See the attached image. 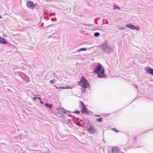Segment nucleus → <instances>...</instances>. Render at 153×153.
Masks as SVG:
<instances>
[{"instance_id": "39", "label": "nucleus", "mask_w": 153, "mask_h": 153, "mask_svg": "<svg viewBox=\"0 0 153 153\" xmlns=\"http://www.w3.org/2000/svg\"><path fill=\"white\" fill-rule=\"evenodd\" d=\"M96 116L97 117H100V116L99 115H96Z\"/></svg>"}, {"instance_id": "19", "label": "nucleus", "mask_w": 153, "mask_h": 153, "mask_svg": "<svg viewBox=\"0 0 153 153\" xmlns=\"http://www.w3.org/2000/svg\"><path fill=\"white\" fill-rule=\"evenodd\" d=\"M72 88L69 86H68L67 87H65V88L71 89Z\"/></svg>"}, {"instance_id": "26", "label": "nucleus", "mask_w": 153, "mask_h": 153, "mask_svg": "<svg viewBox=\"0 0 153 153\" xmlns=\"http://www.w3.org/2000/svg\"><path fill=\"white\" fill-rule=\"evenodd\" d=\"M58 88H59V89L65 88V87L60 86Z\"/></svg>"}, {"instance_id": "34", "label": "nucleus", "mask_w": 153, "mask_h": 153, "mask_svg": "<svg viewBox=\"0 0 153 153\" xmlns=\"http://www.w3.org/2000/svg\"><path fill=\"white\" fill-rule=\"evenodd\" d=\"M68 112H71L70 111H67L66 110V113Z\"/></svg>"}, {"instance_id": "36", "label": "nucleus", "mask_w": 153, "mask_h": 153, "mask_svg": "<svg viewBox=\"0 0 153 153\" xmlns=\"http://www.w3.org/2000/svg\"><path fill=\"white\" fill-rule=\"evenodd\" d=\"M67 115L69 116H71V115H70V114H67Z\"/></svg>"}, {"instance_id": "15", "label": "nucleus", "mask_w": 153, "mask_h": 153, "mask_svg": "<svg viewBox=\"0 0 153 153\" xmlns=\"http://www.w3.org/2000/svg\"><path fill=\"white\" fill-rule=\"evenodd\" d=\"M94 35L95 37H98L100 35V33L99 32H96L94 33Z\"/></svg>"}, {"instance_id": "22", "label": "nucleus", "mask_w": 153, "mask_h": 153, "mask_svg": "<svg viewBox=\"0 0 153 153\" xmlns=\"http://www.w3.org/2000/svg\"><path fill=\"white\" fill-rule=\"evenodd\" d=\"M50 83L52 84H54V82H53V80H51L50 81Z\"/></svg>"}, {"instance_id": "12", "label": "nucleus", "mask_w": 153, "mask_h": 153, "mask_svg": "<svg viewBox=\"0 0 153 153\" xmlns=\"http://www.w3.org/2000/svg\"><path fill=\"white\" fill-rule=\"evenodd\" d=\"M87 50V48H82L76 50V52H80L82 51H85Z\"/></svg>"}, {"instance_id": "37", "label": "nucleus", "mask_w": 153, "mask_h": 153, "mask_svg": "<svg viewBox=\"0 0 153 153\" xmlns=\"http://www.w3.org/2000/svg\"><path fill=\"white\" fill-rule=\"evenodd\" d=\"M102 140L104 141V143H105V141L104 139H103Z\"/></svg>"}, {"instance_id": "28", "label": "nucleus", "mask_w": 153, "mask_h": 153, "mask_svg": "<svg viewBox=\"0 0 153 153\" xmlns=\"http://www.w3.org/2000/svg\"><path fill=\"white\" fill-rule=\"evenodd\" d=\"M37 98H38V99H39V100H42V99L40 97H37Z\"/></svg>"}, {"instance_id": "42", "label": "nucleus", "mask_w": 153, "mask_h": 153, "mask_svg": "<svg viewBox=\"0 0 153 153\" xmlns=\"http://www.w3.org/2000/svg\"><path fill=\"white\" fill-rule=\"evenodd\" d=\"M8 89V90H10V89Z\"/></svg>"}, {"instance_id": "1", "label": "nucleus", "mask_w": 153, "mask_h": 153, "mask_svg": "<svg viewBox=\"0 0 153 153\" xmlns=\"http://www.w3.org/2000/svg\"><path fill=\"white\" fill-rule=\"evenodd\" d=\"M79 85L81 86L82 88H84L82 89V92L83 93H84L85 92L86 90L85 88H87L88 86H89V85L87 79L83 76L81 77L80 81L79 82Z\"/></svg>"}, {"instance_id": "27", "label": "nucleus", "mask_w": 153, "mask_h": 153, "mask_svg": "<svg viewBox=\"0 0 153 153\" xmlns=\"http://www.w3.org/2000/svg\"><path fill=\"white\" fill-rule=\"evenodd\" d=\"M81 104L83 106H85V105L84 104V103L82 101H81Z\"/></svg>"}, {"instance_id": "40", "label": "nucleus", "mask_w": 153, "mask_h": 153, "mask_svg": "<svg viewBox=\"0 0 153 153\" xmlns=\"http://www.w3.org/2000/svg\"><path fill=\"white\" fill-rule=\"evenodd\" d=\"M135 88H137V85H136L135 86Z\"/></svg>"}, {"instance_id": "13", "label": "nucleus", "mask_w": 153, "mask_h": 153, "mask_svg": "<svg viewBox=\"0 0 153 153\" xmlns=\"http://www.w3.org/2000/svg\"><path fill=\"white\" fill-rule=\"evenodd\" d=\"M45 106H46L48 108H50L51 109L52 108V106L53 105L51 104H49L48 103H45Z\"/></svg>"}, {"instance_id": "30", "label": "nucleus", "mask_w": 153, "mask_h": 153, "mask_svg": "<svg viewBox=\"0 0 153 153\" xmlns=\"http://www.w3.org/2000/svg\"><path fill=\"white\" fill-rule=\"evenodd\" d=\"M40 102L41 104H44V102L43 101H42L41 100H40Z\"/></svg>"}, {"instance_id": "18", "label": "nucleus", "mask_w": 153, "mask_h": 153, "mask_svg": "<svg viewBox=\"0 0 153 153\" xmlns=\"http://www.w3.org/2000/svg\"><path fill=\"white\" fill-rule=\"evenodd\" d=\"M73 112L76 114H80V111H75Z\"/></svg>"}, {"instance_id": "17", "label": "nucleus", "mask_w": 153, "mask_h": 153, "mask_svg": "<svg viewBox=\"0 0 153 153\" xmlns=\"http://www.w3.org/2000/svg\"><path fill=\"white\" fill-rule=\"evenodd\" d=\"M96 120H97V121H98V122H101L102 121V118H100L99 119H96Z\"/></svg>"}, {"instance_id": "10", "label": "nucleus", "mask_w": 153, "mask_h": 153, "mask_svg": "<svg viewBox=\"0 0 153 153\" xmlns=\"http://www.w3.org/2000/svg\"><path fill=\"white\" fill-rule=\"evenodd\" d=\"M82 113L88 114L89 112L86 106H82V110L81 111Z\"/></svg>"}, {"instance_id": "6", "label": "nucleus", "mask_w": 153, "mask_h": 153, "mask_svg": "<svg viewBox=\"0 0 153 153\" xmlns=\"http://www.w3.org/2000/svg\"><path fill=\"white\" fill-rule=\"evenodd\" d=\"M27 5L28 8H31L32 9H34L36 6L35 4H33V2L31 1H29L27 3Z\"/></svg>"}, {"instance_id": "4", "label": "nucleus", "mask_w": 153, "mask_h": 153, "mask_svg": "<svg viewBox=\"0 0 153 153\" xmlns=\"http://www.w3.org/2000/svg\"><path fill=\"white\" fill-rule=\"evenodd\" d=\"M88 131L91 134L97 133H98V130L94 127L90 126L87 129Z\"/></svg>"}, {"instance_id": "16", "label": "nucleus", "mask_w": 153, "mask_h": 153, "mask_svg": "<svg viewBox=\"0 0 153 153\" xmlns=\"http://www.w3.org/2000/svg\"><path fill=\"white\" fill-rule=\"evenodd\" d=\"M60 110L61 111L63 112L64 113L66 114V110L63 108H61Z\"/></svg>"}, {"instance_id": "38", "label": "nucleus", "mask_w": 153, "mask_h": 153, "mask_svg": "<svg viewBox=\"0 0 153 153\" xmlns=\"http://www.w3.org/2000/svg\"><path fill=\"white\" fill-rule=\"evenodd\" d=\"M52 25H51L48 26V27H50V26H52Z\"/></svg>"}, {"instance_id": "3", "label": "nucleus", "mask_w": 153, "mask_h": 153, "mask_svg": "<svg viewBox=\"0 0 153 153\" xmlns=\"http://www.w3.org/2000/svg\"><path fill=\"white\" fill-rule=\"evenodd\" d=\"M126 27L132 30H136L138 31H139L140 30V28L138 26H136L131 23L126 25Z\"/></svg>"}, {"instance_id": "7", "label": "nucleus", "mask_w": 153, "mask_h": 153, "mask_svg": "<svg viewBox=\"0 0 153 153\" xmlns=\"http://www.w3.org/2000/svg\"><path fill=\"white\" fill-rule=\"evenodd\" d=\"M97 76L98 77H105L106 75L105 74L104 69H103L100 72H99Z\"/></svg>"}, {"instance_id": "25", "label": "nucleus", "mask_w": 153, "mask_h": 153, "mask_svg": "<svg viewBox=\"0 0 153 153\" xmlns=\"http://www.w3.org/2000/svg\"><path fill=\"white\" fill-rule=\"evenodd\" d=\"M80 122H78L76 123V125H80Z\"/></svg>"}, {"instance_id": "21", "label": "nucleus", "mask_w": 153, "mask_h": 153, "mask_svg": "<svg viewBox=\"0 0 153 153\" xmlns=\"http://www.w3.org/2000/svg\"><path fill=\"white\" fill-rule=\"evenodd\" d=\"M56 18L55 19H51V20L52 21H56Z\"/></svg>"}, {"instance_id": "2", "label": "nucleus", "mask_w": 153, "mask_h": 153, "mask_svg": "<svg viewBox=\"0 0 153 153\" xmlns=\"http://www.w3.org/2000/svg\"><path fill=\"white\" fill-rule=\"evenodd\" d=\"M102 51L106 53H110L113 51V49L106 43L101 45Z\"/></svg>"}, {"instance_id": "31", "label": "nucleus", "mask_w": 153, "mask_h": 153, "mask_svg": "<svg viewBox=\"0 0 153 153\" xmlns=\"http://www.w3.org/2000/svg\"><path fill=\"white\" fill-rule=\"evenodd\" d=\"M54 86L56 88H57V89H59V88H58L59 87H57L56 85H54Z\"/></svg>"}, {"instance_id": "41", "label": "nucleus", "mask_w": 153, "mask_h": 153, "mask_svg": "<svg viewBox=\"0 0 153 153\" xmlns=\"http://www.w3.org/2000/svg\"><path fill=\"white\" fill-rule=\"evenodd\" d=\"M121 153H124V152H121Z\"/></svg>"}, {"instance_id": "33", "label": "nucleus", "mask_w": 153, "mask_h": 153, "mask_svg": "<svg viewBox=\"0 0 153 153\" xmlns=\"http://www.w3.org/2000/svg\"><path fill=\"white\" fill-rule=\"evenodd\" d=\"M53 35L54 34H52L50 36V37H54L53 36Z\"/></svg>"}, {"instance_id": "14", "label": "nucleus", "mask_w": 153, "mask_h": 153, "mask_svg": "<svg viewBox=\"0 0 153 153\" xmlns=\"http://www.w3.org/2000/svg\"><path fill=\"white\" fill-rule=\"evenodd\" d=\"M117 9H119L120 10V8L119 7L116 5H114L113 6V10H115Z\"/></svg>"}, {"instance_id": "9", "label": "nucleus", "mask_w": 153, "mask_h": 153, "mask_svg": "<svg viewBox=\"0 0 153 153\" xmlns=\"http://www.w3.org/2000/svg\"><path fill=\"white\" fill-rule=\"evenodd\" d=\"M112 153H119L120 149L118 147H113L112 149Z\"/></svg>"}, {"instance_id": "8", "label": "nucleus", "mask_w": 153, "mask_h": 153, "mask_svg": "<svg viewBox=\"0 0 153 153\" xmlns=\"http://www.w3.org/2000/svg\"><path fill=\"white\" fill-rule=\"evenodd\" d=\"M145 70L148 73L150 74L153 76V69L150 67H146L145 68Z\"/></svg>"}, {"instance_id": "20", "label": "nucleus", "mask_w": 153, "mask_h": 153, "mask_svg": "<svg viewBox=\"0 0 153 153\" xmlns=\"http://www.w3.org/2000/svg\"><path fill=\"white\" fill-rule=\"evenodd\" d=\"M112 130H114V131H116V132H118L119 131H118V130H117L116 129H115V128H113V129H112Z\"/></svg>"}, {"instance_id": "23", "label": "nucleus", "mask_w": 153, "mask_h": 153, "mask_svg": "<svg viewBox=\"0 0 153 153\" xmlns=\"http://www.w3.org/2000/svg\"><path fill=\"white\" fill-rule=\"evenodd\" d=\"M119 29L120 30H123L125 29V28L123 27H120Z\"/></svg>"}, {"instance_id": "35", "label": "nucleus", "mask_w": 153, "mask_h": 153, "mask_svg": "<svg viewBox=\"0 0 153 153\" xmlns=\"http://www.w3.org/2000/svg\"><path fill=\"white\" fill-rule=\"evenodd\" d=\"M2 17L0 15V19H2Z\"/></svg>"}, {"instance_id": "11", "label": "nucleus", "mask_w": 153, "mask_h": 153, "mask_svg": "<svg viewBox=\"0 0 153 153\" xmlns=\"http://www.w3.org/2000/svg\"><path fill=\"white\" fill-rule=\"evenodd\" d=\"M0 43L3 44H5L7 43V42L4 39L0 37Z\"/></svg>"}, {"instance_id": "5", "label": "nucleus", "mask_w": 153, "mask_h": 153, "mask_svg": "<svg viewBox=\"0 0 153 153\" xmlns=\"http://www.w3.org/2000/svg\"><path fill=\"white\" fill-rule=\"evenodd\" d=\"M102 69L101 65L99 63L95 67V69L94 71V73L95 74H98Z\"/></svg>"}, {"instance_id": "29", "label": "nucleus", "mask_w": 153, "mask_h": 153, "mask_svg": "<svg viewBox=\"0 0 153 153\" xmlns=\"http://www.w3.org/2000/svg\"><path fill=\"white\" fill-rule=\"evenodd\" d=\"M51 15H52L55 16V15H56V13H51Z\"/></svg>"}, {"instance_id": "24", "label": "nucleus", "mask_w": 153, "mask_h": 153, "mask_svg": "<svg viewBox=\"0 0 153 153\" xmlns=\"http://www.w3.org/2000/svg\"><path fill=\"white\" fill-rule=\"evenodd\" d=\"M37 98V97H33V100L35 101Z\"/></svg>"}, {"instance_id": "32", "label": "nucleus", "mask_w": 153, "mask_h": 153, "mask_svg": "<svg viewBox=\"0 0 153 153\" xmlns=\"http://www.w3.org/2000/svg\"><path fill=\"white\" fill-rule=\"evenodd\" d=\"M84 25H86V26H91V25H86V24H84Z\"/></svg>"}]
</instances>
